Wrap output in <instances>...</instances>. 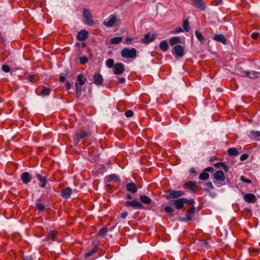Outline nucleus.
<instances>
[{
	"label": "nucleus",
	"mask_w": 260,
	"mask_h": 260,
	"mask_svg": "<svg viewBox=\"0 0 260 260\" xmlns=\"http://www.w3.org/2000/svg\"><path fill=\"white\" fill-rule=\"evenodd\" d=\"M59 80L61 82H63L66 80V77L63 76H61L59 77Z\"/></svg>",
	"instance_id": "bf43d9fd"
},
{
	"label": "nucleus",
	"mask_w": 260,
	"mask_h": 260,
	"mask_svg": "<svg viewBox=\"0 0 260 260\" xmlns=\"http://www.w3.org/2000/svg\"><path fill=\"white\" fill-rule=\"evenodd\" d=\"M122 39H123V38L122 37H114L111 39L110 43L112 44L117 45V44L121 43L122 41Z\"/></svg>",
	"instance_id": "a878e982"
},
{
	"label": "nucleus",
	"mask_w": 260,
	"mask_h": 260,
	"mask_svg": "<svg viewBox=\"0 0 260 260\" xmlns=\"http://www.w3.org/2000/svg\"><path fill=\"white\" fill-rule=\"evenodd\" d=\"M134 112L132 110H127L125 112V115L126 117H131L133 116Z\"/></svg>",
	"instance_id": "49530a36"
},
{
	"label": "nucleus",
	"mask_w": 260,
	"mask_h": 260,
	"mask_svg": "<svg viewBox=\"0 0 260 260\" xmlns=\"http://www.w3.org/2000/svg\"><path fill=\"white\" fill-rule=\"evenodd\" d=\"M248 157V154H244L243 155H242L240 157V160H245L246 159H247Z\"/></svg>",
	"instance_id": "3c124183"
},
{
	"label": "nucleus",
	"mask_w": 260,
	"mask_h": 260,
	"mask_svg": "<svg viewBox=\"0 0 260 260\" xmlns=\"http://www.w3.org/2000/svg\"><path fill=\"white\" fill-rule=\"evenodd\" d=\"M96 251V247H93L91 250L89 251L88 252H87L85 255V257H88L92 255L93 254L95 253Z\"/></svg>",
	"instance_id": "ea45409f"
},
{
	"label": "nucleus",
	"mask_w": 260,
	"mask_h": 260,
	"mask_svg": "<svg viewBox=\"0 0 260 260\" xmlns=\"http://www.w3.org/2000/svg\"><path fill=\"white\" fill-rule=\"evenodd\" d=\"M214 178L219 181H223L225 179V176L222 171L219 170L214 174Z\"/></svg>",
	"instance_id": "dca6fc26"
},
{
	"label": "nucleus",
	"mask_w": 260,
	"mask_h": 260,
	"mask_svg": "<svg viewBox=\"0 0 260 260\" xmlns=\"http://www.w3.org/2000/svg\"><path fill=\"white\" fill-rule=\"evenodd\" d=\"M215 160H216V157L214 156L210 157V158L209 159L210 161H211V162H213Z\"/></svg>",
	"instance_id": "e2e57ef3"
},
{
	"label": "nucleus",
	"mask_w": 260,
	"mask_h": 260,
	"mask_svg": "<svg viewBox=\"0 0 260 260\" xmlns=\"http://www.w3.org/2000/svg\"><path fill=\"white\" fill-rule=\"evenodd\" d=\"M216 167L218 168H221V166L220 165H218Z\"/></svg>",
	"instance_id": "774afa93"
},
{
	"label": "nucleus",
	"mask_w": 260,
	"mask_h": 260,
	"mask_svg": "<svg viewBox=\"0 0 260 260\" xmlns=\"http://www.w3.org/2000/svg\"><path fill=\"white\" fill-rule=\"evenodd\" d=\"M213 170L212 168L208 167L204 169L203 172L200 175L199 178L202 180H206L209 178L208 172H211Z\"/></svg>",
	"instance_id": "9b49d317"
},
{
	"label": "nucleus",
	"mask_w": 260,
	"mask_h": 260,
	"mask_svg": "<svg viewBox=\"0 0 260 260\" xmlns=\"http://www.w3.org/2000/svg\"><path fill=\"white\" fill-rule=\"evenodd\" d=\"M218 165H220L221 166V168L225 171L228 172L229 171V168L228 166L224 163L222 162H219V163H216L215 166H217Z\"/></svg>",
	"instance_id": "a19ab883"
},
{
	"label": "nucleus",
	"mask_w": 260,
	"mask_h": 260,
	"mask_svg": "<svg viewBox=\"0 0 260 260\" xmlns=\"http://www.w3.org/2000/svg\"><path fill=\"white\" fill-rule=\"evenodd\" d=\"M172 53L176 56L181 57L184 54L183 48L180 45H177L174 47Z\"/></svg>",
	"instance_id": "39448f33"
},
{
	"label": "nucleus",
	"mask_w": 260,
	"mask_h": 260,
	"mask_svg": "<svg viewBox=\"0 0 260 260\" xmlns=\"http://www.w3.org/2000/svg\"><path fill=\"white\" fill-rule=\"evenodd\" d=\"M240 180L242 182H245L246 183H251V181L249 179H247V178H245L244 176H241L240 177Z\"/></svg>",
	"instance_id": "c03bdc74"
},
{
	"label": "nucleus",
	"mask_w": 260,
	"mask_h": 260,
	"mask_svg": "<svg viewBox=\"0 0 260 260\" xmlns=\"http://www.w3.org/2000/svg\"><path fill=\"white\" fill-rule=\"evenodd\" d=\"M213 40L217 42L222 43L223 44H226V39L224 36L222 35H216L213 37Z\"/></svg>",
	"instance_id": "aec40b11"
},
{
	"label": "nucleus",
	"mask_w": 260,
	"mask_h": 260,
	"mask_svg": "<svg viewBox=\"0 0 260 260\" xmlns=\"http://www.w3.org/2000/svg\"><path fill=\"white\" fill-rule=\"evenodd\" d=\"M228 154L232 156H236L238 154V152L235 148H231L228 149Z\"/></svg>",
	"instance_id": "2f4dec72"
},
{
	"label": "nucleus",
	"mask_w": 260,
	"mask_h": 260,
	"mask_svg": "<svg viewBox=\"0 0 260 260\" xmlns=\"http://www.w3.org/2000/svg\"><path fill=\"white\" fill-rule=\"evenodd\" d=\"M83 17L85 20L86 23L89 25L93 24V21L92 19L91 13L89 10L84 9L83 11Z\"/></svg>",
	"instance_id": "20e7f679"
},
{
	"label": "nucleus",
	"mask_w": 260,
	"mask_h": 260,
	"mask_svg": "<svg viewBox=\"0 0 260 260\" xmlns=\"http://www.w3.org/2000/svg\"><path fill=\"white\" fill-rule=\"evenodd\" d=\"M89 134L85 131H81L79 133H76L74 136V139L77 142L79 141L80 139H85L88 136Z\"/></svg>",
	"instance_id": "9d476101"
},
{
	"label": "nucleus",
	"mask_w": 260,
	"mask_h": 260,
	"mask_svg": "<svg viewBox=\"0 0 260 260\" xmlns=\"http://www.w3.org/2000/svg\"><path fill=\"white\" fill-rule=\"evenodd\" d=\"M36 177L37 179L41 182V184H40V186L42 188H43L45 186L47 182V178L45 176L43 177L40 174H37L36 175Z\"/></svg>",
	"instance_id": "4be33fe9"
},
{
	"label": "nucleus",
	"mask_w": 260,
	"mask_h": 260,
	"mask_svg": "<svg viewBox=\"0 0 260 260\" xmlns=\"http://www.w3.org/2000/svg\"><path fill=\"white\" fill-rule=\"evenodd\" d=\"M41 200H42V199H41V198L37 200V202H36V206H37V209H38L40 211H44V210H45V206H44L43 204H41V203H40L39 202H40V201H41Z\"/></svg>",
	"instance_id": "c85d7f7f"
},
{
	"label": "nucleus",
	"mask_w": 260,
	"mask_h": 260,
	"mask_svg": "<svg viewBox=\"0 0 260 260\" xmlns=\"http://www.w3.org/2000/svg\"><path fill=\"white\" fill-rule=\"evenodd\" d=\"M185 187L190 190H193L197 186L196 183L194 182H189L185 184Z\"/></svg>",
	"instance_id": "7c9ffc66"
},
{
	"label": "nucleus",
	"mask_w": 260,
	"mask_h": 260,
	"mask_svg": "<svg viewBox=\"0 0 260 260\" xmlns=\"http://www.w3.org/2000/svg\"><path fill=\"white\" fill-rule=\"evenodd\" d=\"M164 210L167 213H171L174 211V209L169 206H167L165 207Z\"/></svg>",
	"instance_id": "79ce46f5"
},
{
	"label": "nucleus",
	"mask_w": 260,
	"mask_h": 260,
	"mask_svg": "<svg viewBox=\"0 0 260 260\" xmlns=\"http://www.w3.org/2000/svg\"><path fill=\"white\" fill-rule=\"evenodd\" d=\"M160 49L164 52H166L168 49V44L167 41H162L159 44Z\"/></svg>",
	"instance_id": "393cba45"
},
{
	"label": "nucleus",
	"mask_w": 260,
	"mask_h": 260,
	"mask_svg": "<svg viewBox=\"0 0 260 260\" xmlns=\"http://www.w3.org/2000/svg\"><path fill=\"white\" fill-rule=\"evenodd\" d=\"M33 79H34V76H28V80L29 81H30V82L32 81Z\"/></svg>",
	"instance_id": "680f3d73"
},
{
	"label": "nucleus",
	"mask_w": 260,
	"mask_h": 260,
	"mask_svg": "<svg viewBox=\"0 0 260 260\" xmlns=\"http://www.w3.org/2000/svg\"><path fill=\"white\" fill-rule=\"evenodd\" d=\"M134 40V38H129V37H126L125 39V43L127 44H130L131 43V42Z\"/></svg>",
	"instance_id": "8fccbe9b"
},
{
	"label": "nucleus",
	"mask_w": 260,
	"mask_h": 260,
	"mask_svg": "<svg viewBox=\"0 0 260 260\" xmlns=\"http://www.w3.org/2000/svg\"><path fill=\"white\" fill-rule=\"evenodd\" d=\"M195 210H196V208L194 207L189 209L187 212L186 219L181 218V219H180V220L181 221H190V220H191L192 219V217L193 216V214L194 213Z\"/></svg>",
	"instance_id": "f8f14e48"
},
{
	"label": "nucleus",
	"mask_w": 260,
	"mask_h": 260,
	"mask_svg": "<svg viewBox=\"0 0 260 260\" xmlns=\"http://www.w3.org/2000/svg\"><path fill=\"white\" fill-rule=\"evenodd\" d=\"M126 189L132 193H135L137 191V188L134 183H128L126 186Z\"/></svg>",
	"instance_id": "5701e85b"
},
{
	"label": "nucleus",
	"mask_w": 260,
	"mask_h": 260,
	"mask_svg": "<svg viewBox=\"0 0 260 260\" xmlns=\"http://www.w3.org/2000/svg\"><path fill=\"white\" fill-rule=\"evenodd\" d=\"M125 205L126 207L132 206L134 208H137L138 209H142L143 208V205L137 200L127 201L125 202Z\"/></svg>",
	"instance_id": "1a4fd4ad"
},
{
	"label": "nucleus",
	"mask_w": 260,
	"mask_h": 260,
	"mask_svg": "<svg viewBox=\"0 0 260 260\" xmlns=\"http://www.w3.org/2000/svg\"><path fill=\"white\" fill-rule=\"evenodd\" d=\"M120 53L121 56L125 58H134L137 56V52L134 48H124L121 50Z\"/></svg>",
	"instance_id": "f03ea898"
},
{
	"label": "nucleus",
	"mask_w": 260,
	"mask_h": 260,
	"mask_svg": "<svg viewBox=\"0 0 260 260\" xmlns=\"http://www.w3.org/2000/svg\"><path fill=\"white\" fill-rule=\"evenodd\" d=\"M65 86H66L67 89L69 90L70 88H71L72 84L69 82H66V83L65 84Z\"/></svg>",
	"instance_id": "5fc2aeb1"
},
{
	"label": "nucleus",
	"mask_w": 260,
	"mask_h": 260,
	"mask_svg": "<svg viewBox=\"0 0 260 260\" xmlns=\"http://www.w3.org/2000/svg\"><path fill=\"white\" fill-rule=\"evenodd\" d=\"M110 181L118 180V177L115 174H111L109 176Z\"/></svg>",
	"instance_id": "a18cd8bd"
},
{
	"label": "nucleus",
	"mask_w": 260,
	"mask_h": 260,
	"mask_svg": "<svg viewBox=\"0 0 260 260\" xmlns=\"http://www.w3.org/2000/svg\"><path fill=\"white\" fill-rule=\"evenodd\" d=\"M106 66L109 68H114V61L113 59L110 58L107 60L106 62Z\"/></svg>",
	"instance_id": "72a5a7b5"
},
{
	"label": "nucleus",
	"mask_w": 260,
	"mask_h": 260,
	"mask_svg": "<svg viewBox=\"0 0 260 260\" xmlns=\"http://www.w3.org/2000/svg\"><path fill=\"white\" fill-rule=\"evenodd\" d=\"M107 231L108 229L106 227H104L99 231L98 235L101 237H103L106 234Z\"/></svg>",
	"instance_id": "c9c22d12"
},
{
	"label": "nucleus",
	"mask_w": 260,
	"mask_h": 260,
	"mask_svg": "<svg viewBox=\"0 0 260 260\" xmlns=\"http://www.w3.org/2000/svg\"><path fill=\"white\" fill-rule=\"evenodd\" d=\"M86 80V78L84 77L83 75L79 74L77 76V82L76 83L75 85L77 84L79 86H82L84 84Z\"/></svg>",
	"instance_id": "412c9836"
},
{
	"label": "nucleus",
	"mask_w": 260,
	"mask_h": 260,
	"mask_svg": "<svg viewBox=\"0 0 260 260\" xmlns=\"http://www.w3.org/2000/svg\"><path fill=\"white\" fill-rule=\"evenodd\" d=\"M94 83L97 85H101L103 83V77L100 73H96L93 77Z\"/></svg>",
	"instance_id": "6ab92c4d"
},
{
	"label": "nucleus",
	"mask_w": 260,
	"mask_h": 260,
	"mask_svg": "<svg viewBox=\"0 0 260 260\" xmlns=\"http://www.w3.org/2000/svg\"><path fill=\"white\" fill-rule=\"evenodd\" d=\"M113 72L116 75H121L124 71V65L122 63L119 62L115 64Z\"/></svg>",
	"instance_id": "0eeeda50"
},
{
	"label": "nucleus",
	"mask_w": 260,
	"mask_h": 260,
	"mask_svg": "<svg viewBox=\"0 0 260 260\" xmlns=\"http://www.w3.org/2000/svg\"><path fill=\"white\" fill-rule=\"evenodd\" d=\"M193 5L199 9L204 10L206 8L203 0H192Z\"/></svg>",
	"instance_id": "f3484780"
},
{
	"label": "nucleus",
	"mask_w": 260,
	"mask_h": 260,
	"mask_svg": "<svg viewBox=\"0 0 260 260\" xmlns=\"http://www.w3.org/2000/svg\"><path fill=\"white\" fill-rule=\"evenodd\" d=\"M75 85L76 88V95L77 98H79L82 93V86H79L77 84Z\"/></svg>",
	"instance_id": "f704fd0d"
},
{
	"label": "nucleus",
	"mask_w": 260,
	"mask_h": 260,
	"mask_svg": "<svg viewBox=\"0 0 260 260\" xmlns=\"http://www.w3.org/2000/svg\"><path fill=\"white\" fill-rule=\"evenodd\" d=\"M2 69L3 71L6 73H8L10 71V68L8 65H3Z\"/></svg>",
	"instance_id": "de8ad7c7"
},
{
	"label": "nucleus",
	"mask_w": 260,
	"mask_h": 260,
	"mask_svg": "<svg viewBox=\"0 0 260 260\" xmlns=\"http://www.w3.org/2000/svg\"><path fill=\"white\" fill-rule=\"evenodd\" d=\"M221 2H222V0H218V4L221 3Z\"/></svg>",
	"instance_id": "338daca9"
},
{
	"label": "nucleus",
	"mask_w": 260,
	"mask_h": 260,
	"mask_svg": "<svg viewBox=\"0 0 260 260\" xmlns=\"http://www.w3.org/2000/svg\"><path fill=\"white\" fill-rule=\"evenodd\" d=\"M140 199L141 202L145 204H150L152 202L151 199L146 195L141 196Z\"/></svg>",
	"instance_id": "b1692460"
},
{
	"label": "nucleus",
	"mask_w": 260,
	"mask_h": 260,
	"mask_svg": "<svg viewBox=\"0 0 260 260\" xmlns=\"http://www.w3.org/2000/svg\"><path fill=\"white\" fill-rule=\"evenodd\" d=\"M156 37V34H153L151 35L150 32H148L145 35L144 38L141 40V43L143 44H148L154 40Z\"/></svg>",
	"instance_id": "423d86ee"
},
{
	"label": "nucleus",
	"mask_w": 260,
	"mask_h": 260,
	"mask_svg": "<svg viewBox=\"0 0 260 260\" xmlns=\"http://www.w3.org/2000/svg\"><path fill=\"white\" fill-rule=\"evenodd\" d=\"M127 197L128 199H132V197L129 194H127Z\"/></svg>",
	"instance_id": "69168bd1"
},
{
	"label": "nucleus",
	"mask_w": 260,
	"mask_h": 260,
	"mask_svg": "<svg viewBox=\"0 0 260 260\" xmlns=\"http://www.w3.org/2000/svg\"><path fill=\"white\" fill-rule=\"evenodd\" d=\"M195 35L198 40L201 42V44H204L205 42L204 37L203 35L198 30L195 31Z\"/></svg>",
	"instance_id": "bb28decb"
},
{
	"label": "nucleus",
	"mask_w": 260,
	"mask_h": 260,
	"mask_svg": "<svg viewBox=\"0 0 260 260\" xmlns=\"http://www.w3.org/2000/svg\"><path fill=\"white\" fill-rule=\"evenodd\" d=\"M183 28L184 31H189V25L188 20H185L183 22Z\"/></svg>",
	"instance_id": "473e14b6"
},
{
	"label": "nucleus",
	"mask_w": 260,
	"mask_h": 260,
	"mask_svg": "<svg viewBox=\"0 0 260 260\" xmlns=\"http://www.w3.org/2000/svg\"><path fill=\"white\" fill-rule=\"evenodd\" d=\"M252 134L253 136H254L257 137H260V132L259 131H252Z\"/></svg>",
	"instance_id": "864d4df0"
},
{
	"label": "nucleus",
	"mask_w": 260,
	"mask_h": 260,
	"mask_svg": "<svg viewBox=\"0 0 260 260\" xmlns=\"http://www.w3.org/2000/svg\"><path fill=\"white\" fill-rule=\"evenodd\" d=\"M72 190L70 187H67L61 191V196L65 199H68L72 194Z\"/></svg>",
	"instance_id": "a211bd4d"
},
{
	"label": "nucleus",
	"mask_w": 260,
	"mask_h": 260,
	"mask_svg": "<svg viewBox=\"0 0 260 260\" xmlns=\"http://www.w3.org/2000/svg\"><path fill=\"white\" fill-rule=\"evenodd\" d=\"M21 179L24 183L26 184L31 181V177L28 172H24L21 174Z\"/></svg>",
	"instance_id": "2eb2a0df"
},
{
	"label": "nucleus",
	"mask_w": 260,
	"mask_h": 260,
	"mask_svg": "<svg viewBox=\"0 0 260 260\" xmlns=\"http://www.w3.org/2000/svg\"><path fill=\"white\" fill-rule=\"evenodd\" d=\"M202 245H203V246H206V247H207V246H208L207 242H206V241H203V242H202Z\"/></svg>",
	"instance_id": "0e129e2a"
},
{
	"label": "nucleus",
	"mask_w": 260,
	"mask_h": 260,
	"mask_svg": "<svg viewBox=\"0 0 260 260\" xmlns=\"http://www.w3.org/2000/svg\"><path fill=\"white\" fill-rule=\"evenodd\" d=\"M206 188L204 189L206 191H209L214 188L213 185L211 182H208L206 183Z\"/></svg>",
	"instance_id": "4c0bfd02"
},
{
	"label": "nucleus",
	"mask_w": 260,
	"mask_h": 260,
	"mask_svg": "<svg viewBox=\"0 0 260 260\" xmlns=\"http://www.w3.org/2000/svg\"><path fill=\"white\" fill-rule=\"evenodd\" d=\"M189 172L191 173H196V170L193 168H192L190 169Z\"/></svg>",
	"instance_id": "052dcab7"
},
{
	"label": "nucleus",
	"mask_w": 260,
	"mask_h": 260,
	"mask_svg": "<svg viewBox=\"0 0 260 260\" xmlns=\"http://www.w3.org/2000/svg\"><path fill=\"white\" fill-rule=\"evenodd\" d=\"M125 82V79L124 77H122L119 79L118 82L119 83H123Z\"/></svg>",
	"instance_id": "4d7b16f0"
},
{
	"label": "nucleus",
	"mask_w": 260,
	"mask_h": 260,
	"mask_svg": "<svg viewBox=\"0 0 260 260\" xmlns=\"http://www.w3.org/2000/svg\"><path fill=\"white\" fill-rule=\"evenodd\" d=\"M50 89L48 87H44L41 91V94L43 96H47L50 94Z\"/></svg>",
	"instance_id": "e433bc0d"
},
{
	"label": "nucleus",
	"mask_w": 260,
	"mask_h": 260,
	"mask_svg": "<svg viewBox=\"0 0 260 260\" xmlns=\"http://www.w3.org/2000/svg\"><path fill=\"white\" fill-rule=\"evenodd\" d=\"M183 31V30L181 27H179V28L176 29L175 30L172 31L171 33L172 34H178L181 32H182Z\"/></svg>",
	"instance_id": "09e8293b"
},
{
	"label": "nucleus",
	"mask_w": 260,
	"mask_h": 260,
	"mask_svg": "<svg viewBox=\"0 0 260 260\" xmlns=\"http://www.w3.org/2000/svg\"><path fill=\"white\" fill-rule=\"evenodd\" d=\"M168 199L178 198L184 194V192L181 190H174L173 189H169L167 192Z\"/></svg>",
	"instance_id": "7ed1b4c3"
},
{
	"label": "nucleus",
	"mask_w": 260,
	"mask_h": 260,
	"mask_svg": "<svg viewBox=\"0 0 260 260\" xmlns=\"http://www.w3.org/2000/svg\"><path fill=\"white\" fill-rule=\"evenodd\" d=\"M194 201L193 200H187L184 198H181L175 200H171L169 204L171 205H175L178 209H181L183 208L184 204H189L193 206Z\"/></svg>",
	"instance_id": "f257e3e1"
},
{
	"label": "nucleus",
	"mask_w": 260,
	"mask_h": 260,
	"mask_svg": "<svg viewBox=\"0 0 260 260\" xmlns=\"http://www.w3.org/2000/svg\"><path fill=\"white\" fill-rule=\"evenodd\" d=\"M88 32L85 30H81L77 35V39L80 41L86 40L88 38Z\"/></svg>",
	"instance_id": "4468645a"
},
{
	"label": "nucleus",
	"mask_w": 260,
	"mask_h": 260,
	"mask_svg": "<svg viewBox=\"0 0 260 260\" xmlns=\"http://www.w3.org/2000/svg\"><path fill=\"white\" fill-rule=\"evenodd\" d=\"M170 43L171 45H174L181 42L180 38L178 37H174L170 40Z\"/></svg>",
	"instance_id": "cd10ccee"
},
{
	"label": "nucleus",
	"mask_w": 260,
	"mask_h": 260,
	"mask_svg": "<svg viewBox=\"0 0 260 260\" xmlns=\"http://www.w3.org/2000/svg\"><path fill=\"white\" fill-rule=\"evenodd\" d=\"M116 17L115 15H110L109 16V20L108 21H104L103 24L107 27H110L114 25L116 21Z\"/></svg>",
	"instance_id": "ddd939ff"
},
{
	"label": "nucleus",
	"mask_w": 260,
	"mask_h": 260,
	"mask_svg": "<svg viewBox=\"0 0 260 260\" xmlns=\"http://www.w3.org/2000/svg\"><path fill=\"white\" fill-rule=\"evenodd\" d=\"M57 232L55 231H51L48 236V238L52 241L56 240Z\"/></svg>",
	"instance_id": "c756f323"
},
{
	"label": "nucleus",
	"mask_w": 260,
	"mask_h": 260,
	"mask_svg": "<svg viewBox=\"0 0 260 260\" xmlns=\"http://www.w3.org/2000/svg\"><path fill=\"white\" fill-rule=\"evenodd\" d=\"M244 200L248 203H254L256 202L257 199L253 193H243Z\"/></svg>",
	"instance_id": "6e6552de"
},
{
	"label": "nucleus",
	"mask_w": 260,
	"mask_h": 260,
	"mask_svg": "<svg viewBox=\"0 0 260 260\" xmlns=\"http://www.w3.org/2000/svg\"><path fill=\"white\" fill-rule=\"evenodd\" d=\"M258 33L256 32H253L251 35V37L254 39H257L258 38Z\"/></svg>",
	"instance_id": "603ef678"
},
{
	"label": "nucleus",
	"mask_w": 260,
	"mask_h": 260,
	"mask_svg": "<svg viewBox=\"0 0 260 260\" xmlns=\"http://www.w3.org/2000/svg\"><path fill=\"white\" fill-rule=\"evenodd\" d=\"M79 61L81 64H84L88 61V59L86 57L83 56L79 58Z\"/></svg>",
	"instance_id": "37998d69"
},
{
	"label": "nucleus",
	"mask_w": 260,
	"mask_h": 260,
	"mask_svg": "<svg viewBox=\"0 0 260 260\" xmlns=\"http://www.w3.org/2000/svg\"><path fill=\"white\" fill-rule=\"evenodd\" d=\"M23 260H32V257L30 256H23Z\"/></svg>",
	"instance_id": "13d9d810"
},
{
	"label": "nucleus",
	"mask_w": 260,
	"mask_h": 260,
	"mask_svg": "<svg viewBox=\"0 0 260 260\" xmlns=\"http://www.w3.org/2000/svg\"><path fill=\"white\" fill-rule=\"evenodd\" d=\"M127 212H122L121 215H120V217L122 218H125L127 216Z\"/></svg>",
	"instance_id": "6e6d98bb"
},
{
	"label": "nucleus",
	"mask_w": 260,
	"mask_h": 260,
	"mask_svg": "<svg viewBox=\"0 0 260 260\" xmlns=\"http://www.w3.org/2000/svg\"><path fill=\"white\" fill-rule=\"evenodd\" d=\"M245 74L249 77L250 78H255V77H257V73L256 72L252 71V73L249 72H246Z\"/></svg>",
	"instance_id": "58836bf2"
}]
</instances>
